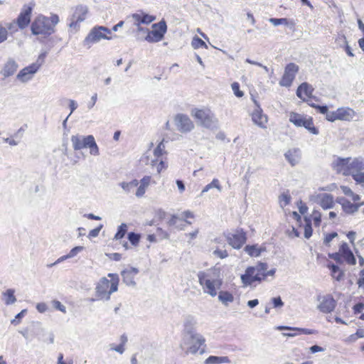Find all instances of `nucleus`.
Instances as JSON below:
<instances>
[{"label":"nucleus","instance_id":"nucleus-25","mask_svg":"<svg viewBox=\"0 0 364 364\" xmlns=\"http://www.w3.org/2000/svg\"><path fill=\"white\" fill-rule=\"evenodd\" d=\"M253 122L261 128H266L267 122V117L262 114V109L259 108L255 109L252 114Z\"/></svg>","mask_w":364,"mask_h":364},{"label":"nucleus","instance_id":"nucleus-54","mask_svg":"<svg viewBox=\"0 0 364 364\" xmlns=\"http://www.w3.org/2000/svg\"><path fill=\"white\" fill-rule=\"evenodd\" d=\"M271 301L274 308H281L284 306V302L280 296L273 297Z\"/></svg>","mask_w":364,"mask_h":364},{"label":"nucleus","instance_id":"nucleus-15","mask_svg":"<svg viewBox=\"0 0 364 364\" xmlns=\"http://www.w3.org/2000/svg\"><path fill=\"white\" fill-rule=\"evenodd\" d=\"M311 200L324 210L333 208L334 205L333 196L330 193L314 194L311 196Z\"/></svg>","mask_w":364,"mask_h":364},{"label":"nucleus","instance_id":"nucleus-33","mask_svg":"<svg viewBox=\"0 0 364 364\" xmlns=\"http://www.w3.org/2000/svg\"><path fill=\"white\" fill-rule=\"evenodd\" d=\"M297 149H289L285 154L286 159L291 164V166L296 165L299 161Z\"/></svg>","mask_w":364,"mask_h":364},{"label":"nucleus","instance_id":"nucleus-20","mask_svg":"<svg viewBox=\"0 0 364 364\" xmlns=\"http://www.w3.org/2000/svg\"><path fill=\"white\" fill-rule=\"evenodd\" d=\"M364 170V159L363 158H354L351 159L348 162V171L349 176H353V174L361 173Z\"/></svg>","mask_w":364,"mask_h":364},{"label":"nucleus","instance_id":"nucleus-37","mask_svg":"<svg viewBox=\"0 0 364 364\" xmlns=\"http://www.w3.org/2000/svg\"><path fill=\"white\" fill-rule=\"evenodd\" d=\"M71 141L73 144V149L75 150H80L85 148V144H83L82 137L80 136H72Z\"/></svg>","mask_w":364,"mask_h":364},{"label":"nucleus","instance_id":"nucleus-42","mask_svg":"<svg viewBox=\"0 0 364 364\" xmlns=\"http://www.w3.org/2000/svg\"><path fill=\"white\" fill-rule=\"evenodd\" d=\"M127 232V225L125 223H122L117 229V232L114 235V239L116 240H120L123 238Z\"/></svg>","mask_w":364,"mask_h":364},{"label":"nucleus","instance_id":"nucleus-22","mask_svg":"<svg viewBox=\"0 0 364 364\" xmlns=\"http://www.w3.org/2000/svg\"><path fill=\"white\" fill-rule=\"evenodd\" d=\"M17 63L12 58H9L4 64V68L1 70V74L5 77H8L13 75L18 69Z\"/></svg>","mask_w":364,"mask_h":364},{"label":"nucleus","instance_id":"nucleus-18","mask_svg":"<svg viewBox=\"0 0 364 364\" xmlns=\"http://www.w3.org/2000/svg\"><path fill=\"white\" fill-rule=\"evenodd\" d=\"M38 67L31 64L30 65L23 68L16 75V78L21 82H27L31 80L33 75L38 72Z\"/></svg>","mask_w":364,"mask_h":364},{"label":"nucleus","instance_id":"nucleus-30","mask_svg":"<svg viewBox=\"0 0 364 364\" xmlns=\"http://www.w3.org/2000/svg\"><path fill=\"white\" fill-rule=\"evenodd\" d=\"M277 329H278V330L295 331L298 332V335L299 334L311 335V334L316 333V331H315L314 329L291 327V326H277Z\"/></svg>","mask_w":364,"mask_h":364},{"label":"nucleus","instance_id":"nucleus-7","mask_svg":"<svg viewBox=\"0 0 364 364\" xmlns=\"http://www.w3.org/2000/svg\"><path fill=\"white\" fill-rule=\"evenodd\" d=\"M156 20V16L150 15L143 10H138L136 12L129 14L126 18V22L133 26L141 24L149 25Z\"/></svg>","mask_w":364,"mask_h":364},{"label":"nucleus","instance_id":"nucleus-28","mask_svg":"<svg viewBox=\"0 0 364 364\" xmlns=\"http://www.w3.org/2000/svg\"><path fill=\"white\" fill-rule=\"evenodd\" d=\"M313 91L314 88L311 85L307 82H303L297 88L296 95L298 97L305 101V98L303 97V94L306 97H309L312 95Z\"/></svg>","mask_w":364,"mask_h":364},{"label":"nucleus","instance_id":"nucleus-19","mask_svg":"<svg viewBox=\"0 0 364 364\" xmlns=\"http://www.w3.org/2000/svg\"><path fill=\"white\" fill-rule=\"evenodd\" d=\"M138 273L139 269L136 267H130L123 270L121 272L123 282L125 283L127 286L135 287L136 284L134 281V277Z\"/></svg>","mask_w":364,"mask_h":364},{"label":"nucleus","instance_id":"nucleus-34","mask_svg":"<svg viewBox=\"0 0 364 364\" xmlns=\"http://www.w3.org/2000/svg\"><path fill=\"white\" fill-rule=\"evenodd\" d=\"M306 119V118L298 113L291 112L289 115V122L298 127H303V124Z\"/></svg>","mask_w":364,"mask_h":364},{"label":"nucleus","instance_id":"nucleus-26","mask_svg":"<svg viewBox=\"0 0 364 364\" xmlns=\"http://www.w3.org/2000/svg\"><path fill=\"white\" fill-rule=\"evenodd\" d=\"M336 110L339 120L350 121L355 116V112L350 107H340Z\"/></svg>","mask_w":364,"mask_h":364},{"label":"nucleus","instance_id":"nucleus-5","mask_svg":"<svg viewBox=\"0 0 364 364\" xmlns=\"http://www.w3.org/2000/svg\"><path fill=\"white\" fill-rule=\"evenodd\" d=\"M267 264L259 262L255 266L248 267L245 274L241 275V281L244 286H250L255 282H261L262 279V272L267 269Z\"/></svg>","mask_w":364,"mask_h":364},{"label":"nucleus","instance_id":"nucleus-64","mask_svg":"<svg viewBox=\"0 0 364 364\" xmlns=\"http://www.w3.org/2000/svg\"><path fill=\"white\" fill-rule=\"evenodd\" d=\"M364 309V304L363 303H358L353 306L354 314H357L360 313Z\"/></svg>","mask_w":364,"mask_h":364},{"label":"nucleus","instance_id":"nucleus-44","mask_svg":"<svg viewBox=\"0 0 364 364\" xmlns=\"http://www.w3.org/2000/svg\"><path fill=\"white\" fill-rule=\"evenodd\" d=\"M140 237L141 236L139 234L135 233L134 232H129L127 235L129 241L134 246H136L139 244Z\"/></svg>","mask_w":364,"mask_h":364},{"label":"nucleus","instance_id":"nucleus-14","mask_svg":"<svg viewBox=\"0 0 364 364\" xmlns=\"http://www.w3.org/2000/svg\"><path fill=\"white\" fill-rule=\"evenodd\" d=\"M298 71L299 66L293 63L287 64L285 67L284 73L279 84L284 87L290 86Z\"/></svg>","mask_w":364,"mask_h":364},{"label":"nucleus","instance_id":"nucleus-3","mask_svg":"<svg viewBox=\"0 0 364 364\" xmlns=\"http://www.w3.org/2000/svg\"><path fill=\"white\" fill-rule=\"evenodd\" d=\"M205 338L200 333L184 334L181 347L186 355L196 354L198 351L202 354L205 349L200 348L205 346Z\"/></svg>","mask_w":364,"mask_h":364},{"label":"nucleus","instance_id":"nucleus-6","mask_svg":"<svg viewBox=\"0 0 364 364\" xmlns=\"http://www.w3.org/2000/svg\"><path fill=\"white\" fill-rule=\"evenodd\" d=\"M119 278L109 281L106 277L100 279L95 287V293L97 296V299L109 300L110 295L117 291Z\"/></svg>","mask_w":364,"mask_h":364},{"label":"nucleus","instance_id":"nucleus-46","mask_svg":"<svg viewBox=\"0 0 364 364\" xmlns=\"http://www.w3.org/2000/svg\"><path fill=\"white\" fill-rule=\"evenodd\" d=\"M191 46L194 49H197L200 47L207 48L205 43L202 39L198 38V36L193 37L192 42H191Z\"/></svg>","mask_w":364,"mask_h":364},{"label":"nucleus","instance_id":"nucleus-43","mask_svg":"<svg viewBox=\"0 0 364 364\" xmlns=\"http://www.w3.org/2000/svg\"><path fill=\"white\" fill-rule=\"evenodd\" d=\"M328 267L331 270L332 274L336 278V279L337 281H340L343 274L340 271L338 266L332 264L331 265H329Z\"/></svg>","mask_w":364,"mask_h":364},{"label":"nucleus","instance_id":"nucleus-12","mask_svg":"<svg viewBox=\"0 0 364 364\" xmlns=\"http://www.w3.org/2000/svg\"><path fill=\"white\" fill-rule=\"evenodd\" d=\"M177 129L182 133H187L194 129V124L188 116L184 114H177L174 117Z\"/></svg>","mask_w":364,"mask_h":364},{"label":"nucleus","instance_id":"nucleus-4","mask_svg":"<svg viewBox=\"0 0 364 364\" xmlns=\"http://www.w3.org/2000/svg\"><path fill=\"white\" fill-rule=\"evenodd\" d=\"M191 114L197 120L198 125L211 129L218 127V119L209 109L194 108L191 110Z\"/></svg>","mask_w":364,"mask_h":364},{"label":"nucleus","instance_id":"nucleus-59","mask_svg":"<svg viewBox=\"0 0 364 364\" xmlns=\"http://www.w3.org/2000/svg\"><path fill=\"white\" fill-rule=\"evenodd\" d=\"M213 255H216L217 257H218L221 259L226 258L228 256V253L226 250H221L219 249H216L213 252Z\"/></svg>","mask_w":364,"mask_h":364},{"label":"nucleus","instance_id":"nucleus-41","mask_svg":"<svg viewBox=\"0 0 364 364\" xmlns=\"http://www.w3.org/2000/svg\"><path fill=\"white\" fill-rule=\"evenodd\" d=\"M245 251L251 257H259L261 254V251L256 245H247Z\"/></svg>","mask_w":364,"mask_h":364},{"label":"nucleus","instance_id":"nucleus-49","mask_svg":"<svg viewBox=\"0 0 364 364\" xmlns=\"http://www.w3.org/2000/svg\"><path fill=\"white\" fill-rule=\"evenodd\" d=\"M231 87H232V90L236 97H241L244 95L243 92L240 90V85L238 82H233L231 85Z\"/></svg>","mask_w":364,"mask_h":364},{"label":"nucleus","instance_id":"nucleus-39","mask_svg":"<svg viewBox=\"0 0 364 364\" xmlns=\"http://www.w3.org/2000/svg\"><path fill=\"white\" fill-rule=\"evenodd\" d=\"M291 196L289 194L288 191L282 193L279 196V203L281 208H284L288 205L291 202Z\"/></svg>","mask_w":364,"mask_h":364},{"label":"nucleus","instance_id":"nucleus-53","mask_svg":"<svg viewBox=\"0 0 364 364\" xmlns=\"http://www.w3.org/2000/svg\"><path fill=\"white\" fill-rule=\"evenodd\" d=\"M52 304L53 308H55V309L59 310L60 311L64 314L66 313V308L63 304H61L60 301L58 300H53L52 301Z\"/></svg>","mask_w":364,"mask_h":364},{"label":"nucleus","instance_id":"nucleus-31","mask_svg":"<svg viewBox=\"0 0 364 364\" xmlns=\"http://www.w3.org/2000/svg\"><path fill=\"white\" fill-rule=\"evenodd\" d=\"M218 300L223 305L228 306L230 303H232L234 301V296L228 291H220L218 294Z\"/></svg>","mask_w":364,"mask_h":364},{"label":"nucleus","instance_id":"nucleus-17","mask_svg":"<svg viewBox=\"0 0 364 364\" xmlns=\"http://www.w3.org/2000/svg\"><path fill=\"white\" fill-rule=\"evenodd\" d=\"M350 160L351 158L350 157H337L332 163V168L338 173H341L344 176H349V172H348V162Z\"/></svg>","mask_w":364,"mask_h":364},{"label":"nucleus","instance_id":"nucleus-61","mask_svg":"<svg viewBox=\"0 0 364 364\" xmlns=\"http://www.w3.org/2000/svg\"><path fill=\"white\" fill-rule=\"evenodd\" d=\"M102 228V225H101L99 227L90 230L89 232L88 237L90 238L97 237L99 235Z\"/></svg>","mask_w":364,"mask_h":364},{"label":"nucleus","instance_id":"nucleus-58","mask_svg":"<svg viewBox=\"0 0 364 364\" xmlns=\"http://www.w3.org/2000/svg\"><path fill=\"white\" fill-rule=\"evenodd\" d=\"M82 250H83V247L82 246L75 247L68 254V257H70V258H72V257H75L77 254L80 252Z\"/></svg>","mask_w":364,"mask_h":364},{"label":"nucleus","instance_id":"nucleus-62","mask_svg":"<svg viewBox=\"0 0 364 364\" xmlns=\"http://www.w3.org/2000/svg\"><path fill=\"white\" fill-rule=\"evenodd\" d=\"M36 309L40 313H44L47 311L48 306L46 303L41 302V303L37 304Z\"/></svg>","mask_w":364,"mask_h":364},{"label":"nucleus","instance_id":"nucleus-10","mask_svg":"<svg viewBox=\"0 0 364 364\" xmlns=\"http://www.w3.org/2000/svg\"><path fill=\"white\" fill-rule=\"evenodd\" d=\"M105 31L107 33H110L111 31L107 28L104 26H98L93 28L87 37L84 40L85 45H90L100 41L101 39H110L105 35L102 31Z\"/></svg>","mask_w":364,"mask_h":364},{"label":"nucleus","instance_id":"nucleus-63","mask_svg":"<svg viewBox=\"0 0 364 364\" xmlns=\"http://www.w3.org/2000/svg\"><path fill=\"white\" fill-rule=\"evenodd\" d=\"M341 189L344 195L349 197H350V196H353V191L348 186H341Z\"/></svg>","mask_w":364,"mask_h":364},{"label":"nucleus","instance_id":"nucleus-8","mask_svg":"<svg viewBox=\"0 0 364 364\" xmlns=\"http://www.w3.org/2000/svg\"><path fill=\"white\" fill-rule=\"evenodd\" d=\"M153 30L149 31L145 38V40L149 43H156L161 41L166 32L167 26L164 21L152 25Z\"/></svg>","mask_w":364,"mask_h":364},{"label":"nucleus","instance_id":"nucleus-40","mask_svg":"<svg viewBox=\"0 0 364 364\" xmlns=\"http://www.w3.org/2000/svg\"><path fill=\"white\" fill-rule=\"evenodd\" d=\"M164 139H163L156 147V149L154 150V155L156 158V160L164 155V154H166V151H165V145H164Z\"/></svg>","mask_w":364,"mask_h":364},{"label":"nucleus","instance_id":"nucleus-36","mask_svg":"<svg viewBox=\"0 0 364 364\" xmlns=\"http://www.w3.org/2000/svg\"><path fill=\"white\" fill-rule=\"evenodd\" d=\"M213 188H216L219 192H221L223 190L222 186H220V182L217 178H214L210 183L206 185L202 190L200 196H203L205 193L208 192L209 190Z\"/></svg>","mask_w":364,"mask_h":364},{"label":"nucleus","instance_id":"nucleus-35","mask_svg":"<svg viewBox=\"0 0 364 364\" xmlns=\"http://www.w3.org/2000/svg\"><path fill=\"white\" fill-rule=\"evenodd\" d=\"M15 291L13 289H9L6 291L3 292L5 304L6 305H11L16 301V298L14 296Z\"/></svg>","mask_w":364,"mask_h":364},{"label":"nucleus","instance_id":"nucleus-57","mask_svg":"<svg viewBox=\"0 0 364 364\" xmlns=\"http://www.w3.org/2000/svg\"><path fill=\"white\" fill-rule=\"evenodd\" d=\"M338 236V234L337 232H331V233H328L327 234L326 236H325V238L323 240V243L326 245H328L331 242V240L336 237Z\"/></svg>","mask_w":364,"mask_h":364},{"label":"nucleus","instance_id":"nucleus-52","mask_svg":"<svg viewBox=\"0 0 364 364\" xmlns=\"http://www.w3.org/2000/svg\"><path fill=\"white\" fill-rule=\"evenodd\" d=\"M315 226L318 227L321 221V214L319 211L314 210L312 214Z\"/></svg>","mask_w":364,"mask_h":364},{"label":"nucleus","instance_id":"nucleus-1","mask_svg":"<svg viewBox=\"0 0 364 364\" xmlns=\"http://www.w3.org/2000/svg\"><path fill=\"white\" fill-rule=\"evenodd\" d=\"M198 283L202 287L204 293L212 297L217 295V290L223 284L220 278V270L218 268H212L205 271H199L197 274Z\"/></svg>","mask_w":364,"mask_h":364},{"label":"nucleus","instance_id":"nucleus-55","mask_svg":"<svg viewBox=\"0 0 364 364\" xmlns=\"http://www.w3.org/2000/svg\"><path fill=\"white\" fill-rule=\"evenodd\" d=\"M4 26L6 28L7 31H10L11 33H14L18 31V28H17L18 25H17L16 21H14L10 23H5Z\"/></svg>","mask_w":364,"mask_h":364},{"label":"nucleus","instance_id":"nucleus-45","mask_svg":"<svg viewBox=\"0 0 364 364\" xmlns=\"http://www.w3.org/2000/svg\"><path fill=\"white\" fill-rule=\"evenodd\" d=\"M306 224L304 226V237L306 239H309L312 235V227H311V220L308 219L307 218H305Z\"/></svg>","mask_w":364,"mask_h":364},{"label":"nucleus","instance_id":"nucleus-13","mask_svg":"<svg viewBox=\"0 0 364 364\" xmlns=\"http://www.w3.org/2000/svg\"><path fill=\"white\" fill-rule=\"evenodd\" d=\"M318 301L320 302L318 305V309L324 314L330 313L334 310L336 306V301L332 295L326 294L318 296Z\"/></svg>","mask_w":364,"mask_h":364},{"label":"nucleus","instance_id":"nucleus-47","mask_svg":"<svg viewBox=\"0 0 364 364\" xmlns=\"http://www.w3.org/2000/svg\"><path fill=\"white\" fill-rule=\"evenodd\" d=\"M352 177L355 181L356 184H358L361 187L364 188V172L353 174Z\"/></svg>","mask_w":364,"mask_h":364},{"label":"nucleus","instance_id":"nucleus-48","mask_svg":"<svg viewBox=\"0 0 364 364\" xmlns=\"http://www.w3.org/2000/svg\"><path fill=\"white\" fill-rule=\"evenodd\" d=\"M8 37V32L6 28L0 22V43L4 42Z\"/></svg>","mask_w":364,"mask_h":364},{"label":"nucleus","instance_id":"nucleus-51","mask_svg":"<svg viewBox=\"0 0 364 364\" xmlns=\"http://www.w3.org/2000/svg\"><path fill=\"white\" fill-rule=\"evenodd\" d=\"M46 56V53H42L38 55V58L37 60L32 63L33 65H36L38 67V69L39 70L40 68L42 66V65L44 63L45 58Z\"/></svg>","mask_w":364,"mask_h":364},{"label":"nucleus","instance_id":"nucleus-24","mask_svg":"<svg viewBox=\"0 0 364 364\" xmlns=\"http://www.w3.org/2000/svg\"><path fill=\"white\" fill-rule=\"evenodd\" d=\"M339 250L349 264L355 265L356 264V259L346 242H343L341 245Z\"/></svg>","mask_w":364,"mask_h":364},{"label":"nucleus","instance_id":"nucleus-23","mask_svg":"<svg viewBox=\"0 0 364 364\" xmlns=\"http://www.w3.org/2000/svg\"><path fill=\"white\" fill-rule=\"evenodd\" d=\"M83 140V144L85 148H90V153L92 155H99V149L95 141V138L92 135H88L87 136H82Z\"/></svg>","mask_w":364,"mask_h":364},{"label":"nucleus","instance_id":"nucleus-50","mask_svg":"<svg viewBox=\"0 0 364 364\" xmlns=\"http://www.w3.org/2000/svg\"><path fill=\"white\" fill-rule=\"evenodd\" d=\"M269 21L274 26H277L281 24H287L288 23V20L286 18H269Z\"/></svg>","mask_w":364,"mask_h":364},{"label":"nucleus","instance_id":"nucleus-16","mask_svg":"<svg viewBox=\"0 0 364 364\" xmlns=\"http://www.w3.org/2000/svg\"><path fill=\"white\" fill-rule=\"evenodd\" d=\"M33 10L32 6L24 5L16 18L18 27L21 29L26 28L31 22V16Z\"/></svg>","mask_w":364,"mask_h":364},{"label":"nucleus","instance_id":"nucleus-29","mask_svg":"<svg viewBox=\"0 0 364 364\" xmlns=\"http://www.w3.org/2000/svg\"><path fill=\"white\" fill-rule=\"evenodd\" d=\"M151 176H145L140 181V185L136 191V196L137 198H141L145 194L146 188L149 187L151 182Z\"/></svg>","mask_w":364,"mask_h":364},{"label":"nucleus","instance_id":"nucleus-38","mask_svg":"<svg viewBox=\"0 0 364 364\" xmlns=\"http://www.w3.org/2000/svg\"><path fill=\"white\" fill-rule=\"evenodd\" d=\"M303 127L311 134L315 135L318 134V130L314 126L312 118H306V121L303 124Z\"/></svg>","mask_w":364,"mask_h":364},{"label":"nucleus","instance_id":"nucleus-32","mask_svg":"<svg viewBox=\"0 0 364 364\" xmlns=\"http://www.w3.org/2000/svg\"><path fill=\"white\" fill-rule=\"evenodd\" d=\"M230 359L227 356L210 355L205 360V364L229 363Z\"/></svg>","mask_w":364,"mask_h":364},{"label":"nucleus","instance_id":"nucleus-27","mask_svg":"<svg viewBox=\"0 0 364 364\" xmlns=\"http://www.w3.org/2000/svg\"><path fill=\"white\" fill-rule=\"evenodd\" d=\"M197 323L196 318L192 315H188L185 317L183 321L185 334L197 333L194 328Z\"/></svg>","mask_w":364,"mask_h":364},{"label":"nucleus","instance_id":"nucleus-2","mask_svg":"<svg viewBox=\"0 0 364 364\" xmlns=\"http://www.w3.org/2000/svg\"><path fill=\"white\" fill-rule=\"evenodd\" d=\"M58 22L57 14H53L50 17L39 15L31 23V33L33 35L50 36L55 32V27Z\"/></svg>","mask_w":364,"mask_h":364},{"label":"nucleus","instance_id":"nucleus-21","mask_svg":"<svg viewBox=\"0 0 364 364\" xmlns=\"http://www.w3.org/2000/svg\"><path fill=\"white\" fill-rule=\"evenodd\" d=\"M336 202L341 205L343 211L346 214L353 215L358 211V205L344 197L337 198Z\"/></svg>","mask_w":364,"mask_h":364},{"label":"nucleus","instance_id":"nucleus-9","mask_svg":"<svg viewBox=\"0 0 364 364\" xmlns=\"http://www.w3.org/2000/svg\"><path fill=\"white\" fill-rule=\"evenodd\" d=\"M87 13L88 8L87 6H77L72 16L70 17L69 27L77 31L80 28L79 23L85 20Z\"/></svg>","mask_w":364,"mask_h":364},{"label":"nucleus","instance_id":"nucleus-60","mask_svg":"<svg viewBox=\"0 0 364 364\" xmlns=\"http://www.w3.org/2000/svg\"><path fill=\"white\" fill-rule=\"evenodd\" d=\"M312 107L316 108L320 113L321 114H326V116L327 115V113L328 112V108L326 105H315L314 104L311 105Z\"/></svg>","mask_w":364,"mask_h":364},{"label":"nucleus","instance_id":"nucleus-56","mask_svg":"<svg viewBox=\"0 0 364 364\" xmlns=\"http://www.w3.org/2000/svg\"><path fill=\"white\" fill-rule=\"evenodd\" d=\"M326 118L329 122H335L336 120H339V117L337 114V110L333 112H328Z\"/></svg>","mask_w":364,"mask_h":364},{"label":"nucleus","instance_id":"nucleus-11","mask_svg":"<svg viewBox=\"0 0 364 364\" xmlns=\"http://www.w3.org/2000/svg\"><path fill=\"white\" fill-rule=\"evenodd\" d=\"M228 244L234 249H240L245 243L246 234L242 230H236L235 232H228L225 235Z\"/></svg>","mask_w":364,"mask_h":364}]
</instances>
